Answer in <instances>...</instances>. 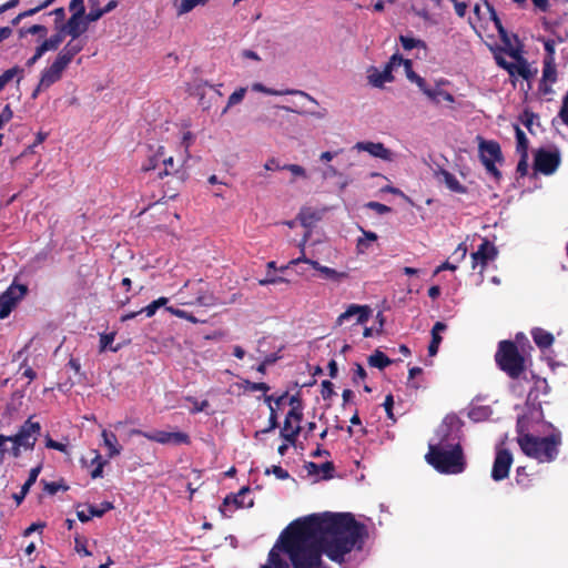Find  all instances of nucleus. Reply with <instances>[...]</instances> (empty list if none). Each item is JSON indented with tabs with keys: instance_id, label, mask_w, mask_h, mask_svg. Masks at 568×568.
<instances>
[{
	"instance_id": "nucleus-23",
	"label": "nucleus",
	"mask_w": 568,
	"mask_h": 568,
	"mask_svg": "<svg viewBox=\"0 0 568 568\" xmlns=\"http://www.w3.org/2000/svg\"><path fill=\"white\" fill-rule=\"evenodd\" d=\"M505 53L513 59V71H530L529 63L523 58L521 49L518 45L507 50Z\"/></svg>"
},
{
	"instance_id": "nucleus-61",
	"label": "nucleus",
	"mask_w": 568,
	"mask_h": 568,
	"mask_svg": "<svg viewBox=\"0 0 568 568\" xmlns=\"http://www.w3.org/2000/svg\"><path fill=\"white\" fill-rule=\"evenodd\" d=\"M49 14H53L54 16V23H55V27L57 26H60V24H64L63 21L65 19V10L64 8L60 7V8H55L53 11H51Z\"/></svg>"
},
{
	"instance_id": "nucleus-13",
	"label": "nucleus",
	"mask_w": 568,
	"mask_h": 568,
	"mask_svg": "<svg viewBox=\"0 0 568 568\" xmlns=\"http://www.w3.org/2000/svg\"><path fill=\"white\" fill-rule=\"evenodd\" d=\"M372 310L368 305H357L351 304L336 320V325L341 326L345 321L356 316V324H365Z\"/></svg>"
},
{
	"instance_id": "nucleus-47",
	"label": "nucleus",
	"mask_w": 568,
	"mask_h": 568,
	"mask_svg": "<svg viewBox=\"0 0 568 568\" xmlns=\"http://www.w3.org/2000/svg\"><path fill=\"white\" fill-rule=\"evenodd\" d=\"M69 10L72 14L85 16L84 0H71Z\"/></svg>"
},
{
	"instance_id": "nucleus-43",
	"label": "nucleus",
	"mask_w": 568,
	"mask_h": 568,
	"mask_svg": "<svg viewBox=\"0 0 568 568\" xmlns=\"http://www.w3.org/2000/svg\"><path fill=\"white\" fill-rule=\"evenodd\" d=\"M206 0H182L179 7V13H187L199 4H205Z\"/></svg>"
},
{
	"instance_id": "nucleus-2",
	"label": "nucleus",
	"mask_w": 568,
	"mask_h": 568,
	"mask_svg": "<svg viewBox=\"0 0 568 568\" xmlns=\"http://www.w3.org/2000/svg\"><path fill=\"white\" fill-rule=\"evenodd\" d=\"M517 434V444L527 457L536 459L538 463H552L557 459L562 444L559 430H555L548 436L539 437L525 433L518 423Z\"/></svg>"
},
{
	"instance_id": "nucleus-25",
	"label": "nucleus",
	"mask_w": 568,
	"mask_h": 568,
	"mask_svg": "<svg viewBox=\"0 0 568 568\" xmlns=\"http://www.w3.org/2000/svg\"><path fill=\"white\" fill-rule=\"evenodd\" d=\"M301 433V425H293L292 420L284 419V425L281 429V437L284 438L288 444L294 445L297 436Z\"/></svg>"
},
{
	"instance_id": "nucleus-11",
	"label": "nucleus",
	"mask_w": 568,
	"mask_h": 568,
	"mask_svg": "<svg viewBox=\"0 0 568 568\" xmlns=\"http://www.w3.org/2000/svg\"><path fill=\"white\" fill-rule=\"evenodd\" d=\"M497 254L498 251L496 246L487 239H484L477 251L471 253L473 268H476L477 265H480V272H483L487 264L497 257Z\"/></svg>"
},
{
	"instance_id": "nucleus-27",
	"label": "nucleus",
	"mask_w": 568,
	"mask_h": 568,
	"mask_svg": "<svg viewBox=\"0 0 568 568\" xmlns=\"http://www.w3.org/2000/svg\"><path fill=\"white\" fill-rule=\"evenodd\" d=\"M440 174L444 179L446 186L450 191L459 194H465L467 192V187L464 186L453 173L448 172L447 170H442Z\"/></svg>"
},
{
	"instance_id": "nucleus-51",
	"label": "nucleus",
	"mask_w": 568,
	"mask_h": 568,
	"mask_svg": "<svg viewBox=\"0 0 568 568\" xmlns=\"http://www.w3.org/2000/svg\"><path fill=\"white\" fill-rule=\"evenodd\" d=\"M69 487L62 483H58V481H51V483H45L44 485V490L47 493H49L50 495H54L57 494L59 490H68Z\"/></svg>"
},
{
	"instance_id": "nucleus-24",
	"label": "nucleus",
	"mask_w": 568,
	"mask_h": 568,
	"mask_svg": "<svg viewBox=\"0 0 568 568\" xmlns=\"http://www.w3.org/2000/svg\"><path fill=\"white\" fill-rule=\"evenodd\" d=\"M102 438L104 445L108 447V457L113 458L121 454L122 447L118 443L116 435L109 430H102Z\"/></svg>"
},
{
	"instance_id": "nucleus-55",
	"label": "nucleus",
	"mask_w": 568,
	"mask_h": 568,
	"mask_svg": "<svg viewBox=\"0 0 568 568\" xmlns=\"http://www.w3.org/2000/svg\"><path fill=\"white\" fill-rule=\"evenodd\" d=\"M283 170L290 171L295 176H301V178L306 176L305 169L298 164H285V165H283Z\"/></svg>"
},
{
	"instance_id": "nucleus-17",
	"label": "nucleus",
	"mask_w": 568,
	"mask_h": 568,
	"mask_svg": "<svg viewBox=\"0 0 568 568\" xmlns=\"http://www.w3.org/2000/svg\"><path fill=\"white\" fill-rule=\"evenodd\" d=\"M354 149H356L358 151L368 152L372 156L378 158V159H382L385 161L392 160V151L389 149H387L381 142H371V141L357 142L354 145Z\"/></svg>"
},
{
	"instance_id": "nucleus-58",
	"label": "nucleus",
	"mask_w": 568,
	"mask_h": 568,
	"mask_svg": "<svg viewBox=\"0 0 568 568\" xmlns=\"http://www.w3.org/2000/svg\"><path fill=\"white\" fill-rule=\"evenodd\" d=\"M285 418L288 420L295 422V424L300 425V423L303 418V413L301 409L293 407L292 409L288 410Z\"/></svg>"
},
{
	"instance_id": "nucleus-39",
	"label": "nucleus",
	"mask_w": 568,
	"mask_h": 568,
	"mask_svg": "<svg viewBox=\"0 0 568 568\" xmlns=\"http://www.w3.org/2000/svg\"><path fill=\"white\" fill-rule=\"evenodd\" d=\"M246 93V89L245 88H240L237 90H235L230 97H229V100H227V104L226 106L223 109L222 111V115L225 114L227 112V110L235 105V104H239L240 102H242V100L244 99V95Z\"/></svg>"
},
{
	"instance_id": "nucleus-26",
	"label": "nucleus",
	"mask_w": 568,
	"mask_h": 568,
	"mask_svg": "<svg viewBox=\"0 0 568 568\" xmlns=\"http://www.w3.org/2000/svg\"><path fill=\"white\" fill-rule=\"evenodd\" d=\"M61 79V73H42V77L33 90L31 97L36 99L40 92L47 90L53 83L58 82Z\"/></svg>"
},
{
	"instance_id": "nucleus-49",
	"label": "nucleus",
	"mask_w": 568,
	"mask_h": 568,
	"mask_svg": "<svg viewBox=\"0 0 568 568\" xmlns=\"http://www.w3.org/2000/svg\"><path fill=\"white\" fill-rule=\"evenodd\" d=\"M81 43L77 41V39L72 38L62 50H64L71 58H73L78 52L81 51Z\"/></svg>"
},
{
	"instance_id": "nucleus-41",
	"label": "nucleus",
	"mask_w": 568,
	"mask_h": 568,
	"mask_svg": "<svg viewBox=\"0 0 568 568\" xmlns=\"http://www.w3.org/2000/svg\"><path fill=\"white\" fill-rule=\"evenodd\" d=\"M89 2L91 4V10L89 13L85 12V18H87V21H89L91 23V22H95L99 19H101L103 17V12H102L101 8L97 7L98 6L97 0H89Z\"/></svg>"
},
{
	"instance_id": "nucleus-35",
	"label": "nucleus",
	"mask_w": 568,
	"mask_h": 568,
	"mask_svg": "<svg viewBox=\"0 0 568 568\" xmlns=\"http://www.w3.org/2000/svg\"><path fill=\"white\" fill-rule=\"evenodd\" d=\"M399 41H400L403 48L407 51H409L412 49H417V50H423L424 53H426V50H427L426 44L424 41H422L419 39L410 38L407 36H400Z\"/></svg>"
},
{
	"instance_id": "nucleus-59",
	"label": "nucleus",
	"mask_w": 568,
	"mask_h": 568,
	"mask_svg": "<svg viewBox=\"0 0 568 568\" xmlns=\"http://www.w3.org/2000/svg\"><path fill=\"white\" fill-rule=\"evenodd\" d=\"M385 412L387 414V417L395 420L394 414H393V407H394V397L392 394H388L385 398V402L383 404Z\"/></svg>"
},
{
	"instance_id": "nucleus-15",
	"label": "nucleus",
	"mask_w": 568,
	"mask_h": 568,
	"mask_svg": "<svg viewBox=\"0 0 568 568\" xmlns=\"http://www.w3.org/2000/svg\"><path fill=\"white\" fill-rule=\"evenodd\" d=\"M161 164L163 166V170L159 171V179L172 175L176 178L181 183L184 182V180L186 179L187 174L186 171L183 169V164L175 161L173 156H166L164 154Z\"/></svg>"
},
{
	"instance_id": "nucleus-22",
	"label": "nucleus",
	"mask_w": 568,
	"mask_h": 568,
	"mask_svg": "<svg viewBox=\"0 0 568 568\" xmlns=\"http://www.w3.org/2000/svg\"><path fill=\"white\" fill-rule=\"evenodd\" d=\"M253 90L255 91H261V92H264L266 94H270V95H284V94H295V95H300L304 99H308V100H312V98L301 91V90H293V89H278V90H275V89H270V88H266L265 85L261 84V83H255L253 84Z\"/></svg>"
},
{
	"instance_id": "nucleus-30",
	"label": "nucleus",
	"mask_w": 568,
	"mask_h": 568,
	"mask_svg": "<svg viewBox=\"0 0 568 568\" xmlns=\"http://www.w3.org/2000/svg\"><path fill=\"white\" fill-rule=\"evenodd\" d=\"M368 364L372 367L384 369L392 364V361L379 349H376L369 357Z\"/></svg>"
},
{
	"instance_id": "nucleus-14",
	"label": "nucleus",
	"mask_w": 568,
	"mask_h": 568,
	"mask_svg": "<svg viewBox=\"0 0 568 568\" xmlns=\"http://www.w3.org/2000/svg\"><path fill=\"white\" fill-rule=\"evenodd\" d=\"M300 262L310 264L314 270L318 271L324 278L329 280L335 283H339L343 280L348 277V274L346 272H338L328 266L321 265L317 261L310 260L305 256L293 260L291 263L297 264Z\"/></svg>"
},
{
	"instance_id": "nucleus-31",
	"label": "nucleus",
	"mask_w": 568,
	"mask_h": 568,
	"mask_svg": "<svg viewBox=\"0 0 568 568\" xmlns=\"http://www.w3.org/2000/svg\"><path fill=\"white\" fill-rule=\"evenodd\" d=\"M72 59L73 58H71L69 53H67L64 50H61L51 67L45 71H63Z\"/></svg>"
},
{
	"instance_id": "nucleus-7",
	"label": "nucleus",
	"mask_w": 568,
	"mask_h": 568,
	"mask_svg": "<svg viewBox=\"0 0 568 568\" xmlns=\"http://www.w3.org/2000/svg\"><path fill=\"white\" fill-rule=\"evenodd\" d=\"M561 162L560 152L557 149L547 150L540 148L534 154V170L544 175L554 174Z\"/></svg>"
},
{
	"instance_id": "nucleus-36",
	"label": "nucleus",
	"mask_w": 568,
	"mask_h": 568,
	"mask_svg": "<svg viewBox=\"0 0 568 568\" xmlns=\"http://www.w3.org/2000/svg\"><path fill=\"white\" fill-rule=\"evenodd\" d=\"M248 491V487H242L236 495L226 496L223 500V507H227L231 504L234 506L235 509L243 507L244 503L240 498L247 494Z\"/></svg>"
},
{
	"instance_id": "nucleus-10",
	"label": "nucleus",
	"mask_w": 568,
	"mask_h": 568,
	"mask_svg": "<svg viewBox=\"0 0 568 568\" xmlns=\"http://www.w3.org/2000/svg\"><path fill=\"white\" fill-rule=\"evenodd\" d=\"M514 458L509 449L504 447L496 448V455L491 468V478L495 481H501L509 475Z\"/></svg>"
},
{
	"instance_id": "nucleus-16",
	"label": "nucleus",
	"mask_w": 568,
	"mask_h": 568,
	"mask_svg": "<svg viewBox=\"0 0 568 568\" xmlns=\"http://www.w3.org/2000/svg\"><path fill=\"white\" fill-rule=\"evenodd\" d=\"M485 4L489 11L490 19L494 22V24L499 33L500 40L504 44V51L506 52L507 50H510L511 48L515 47L513 43V39L518 43V38H517V36L509 34L507 32V30L504 28V26L501 23V20L498 18L497 12L494 9V7L488 1H485Z\"/></svg>"
},
{
	"instance_id": "nucleus-50",
	"label": "nucleus",
	"mask_w": 568,
	"mask_h": 568,
	"mask_svg": "<svg viewBox=\"0 0 568 568\" xmlns=\"http://www.w3.org/2000/svg\"><path fill=\"white\" fill-rule=\"evenodd\" d=\"M520 159L517 163L516 172L519 176H526L528 173V154H519Z\"/></svg>"
},
{
	"instance_id": "nucleus-44",
	"label": "nucleus",
	"mask_w": 568,
	"mask_h": 568,
	"mask_svg": "<svg viewBox=\"0 0 568 568\" xmlns=\"http://www.w3.org/2000/svg\"><path fill=\"white\" fill-rule=\"evenodd\" d=\"M277 426H278V422H277L276 410L274 409L273 406H270L268 426L261 432H256L255 436H257L258 433H263V434L270 433V432L274 430Z\"/></svg>"
},
{
	"instance_id": "nucleus-53",
	"label": "nucleus",
	"mask_w": 568,
	"mask_h": 568,
	"mask_svg": "<svg viewBox=\"0 0 568 568\" xmlns=\"http://www.w3.org/2000/svg\"><path fill=\"white\" fill-rule=\"evenodd\" d=\"M366 206L381 215L389 213L392 211V207L375 201L368 202Z\"/></svg>"
},
{
	"instance_id": "nucleus-21",
	"label": "nucleus",
	"mask_w": 568,
	"mask_h": 568,
	"mask_svg": "<svg viewBox=\"0 0 568 568\" xmlns=\"http://www.w3.org/2000/svg\"><path fill=\"white\" fill-rule=\"evenodd\" d=\"M164 155V146H159L155 151L151 152L141 165V171L150 172L156 170Z\"/></svg>"
},
{
	"instance_id": "nucleus-40",
	"label": "nucleus",
	"mask_w": 568,
	"mask_h": 568,
	"mask_svg": "<svg viewBox=\"0 0 568 568\" xmlns=\"http://www.w3.org/2000/svg\"><path fill=\"white\" fill-rule=\"evenodd\" d=\"M115 338V333H103L100 335V352H104L108 347L112 352H118L119 347H112L111 344L113 343Z\"/></svg>"
},
{
	"instance_id": "nucleus-45",
	"label": "nucleus",
	"mask_w": 568,
	"mask_h": 568,
	"mask_svg": "<svg viewBox=\"0 0 568 568\" xmlns=\"http://www.w3.org/2000/svg\"><path fill=\"white\" fill-rule=\"evenodd\" d=\"M321 395L323 397V399H329L332 398L334 395H336L335 390H334V384L328 381V379H325L322 382L321 384Z\"/></svg>"
},
{
	"instance_id": "nucleus-42",
	"label": "nucleus",
	"mask_w": 568,
	"mask_h": 568,
	"mask_svg": "<svg viewBox=\"0 0 568 568\" xmlns=\"http://www.w3.org/2000/svg\"><path fill=\"white\" fill-rule=\"evenodd\" d=\"M13 310V303L7 296H0V320L10 315Z\"/></svg>"
},
{
	"instance_id": "nucleus-64",
	"label": "nucleus",
	"mask_w": 568,
	"mask_h": 568,
	"mask_svg": "<svg viewBox=\"0 0 568 568\" xmlns=\"http://www.w3.org/2000/svg\"><path fill=\"white\" fill-rule=\"evenodd\" d=\"M559 116L562 120V122L568 126V95H566L562 101Z\"/></svg>"
},
{
	"instance_id": "nucleus-38",
	"label": "nucleus",
	"mask_w": 568,
	"mask_h": 568,
	"mask_svg": "<svg viewBox=\"0 0 568 568\" xmlns=\"http://www.w3.org/2000/svg\"><path fill=\"white\" fill-rule=\"evenodd\" d=\"M241 386L243 387L244 390H247V392H263L264 394H266L268 390H270V386L266 384V383H263V382H251L248 379H243Z\"/></svg>"
},
{
	"instance_id": "nucleus-57",
	"label": "nucleus",
	"mask_w": 568,
	"mask_h": 568,
	"mask_svg": "<svg viewBox=\"0 0 568 568\" xmlns=\"http://www.w3.org/2000/svg\"><path fill=\"white\" fill-rule=\"evenodd\" d=\"M406 75L412 82H415L424 93L425 89H432L430 87L426 85L425 79L419 77L418 73H406Z\"/></svg>"
},
{
	"instance_id": "nucleus-18",
	"label": "nucleus",
	"mask_w": 568,
	"mask_h": 568,
	"mask_svg": "<svg viewBox=\"0 0 568 568\" xmlns=\"http://www.w3.org/2000/svg\"><path fill=\"white\" fill-rule=\"evenodd\" d=\"M65 34L60 30H57V33L51 36L49 39L44 40L36 50V53L32 58H30L27 62V67L30 68L44 52L49 50H55L62 43Z\"/></svg>"
},
{
	"instance_id": "nucleus-8",
	"label": "nucleus",
	"mask_w": 568,
	"mask_h": 568,
	"mask_svg": "<svg viewBox=\"0 0 568 568\" xmlns=\"http://www.w3.org/2000/svg\"><path fill=\"white\" fill-rule=\"evenodd\" d=\"M190 95L197 98L199 105L205 111L212 105V102L222 97V93L214 87L203 81H194L187 85Z\"/></svg>"
},
{
	"instance_id": "nucleus-4",
	"label": "nucleus",
	"mask_w": 568,
	"mask_h": 568,
	"mask_svg": "<svg viewBox=\"0 0 568 568\" xmlns=\"http://www.w3.org/2000/svg\"><path fill=\"white\" fill-rule=\"evenodd\" d=\"M495 362L510 378L518 379L526 371L525 358L515 342L504 339L498 343Z\"/></svg>"
},
{
	"instance_id": "nucleus-54",
	"label": "nucleus",
	"mask_w": 568,
	"mask_h": 568,
	"mask_svg": "<svg viewBox=\"0 0 568 568\" xmlns=\"http://www.w3.org/2000/svg\"><path fill=\"white\" fill-rule=\"evenodd\" d=\"M404 61V58L399 53H395L392 55L389 61L385 64L382 71H393L394 68L399 67Z\"/></svg>"
},
{
	"instance_id": "nucleus-56",
	"label": "nucleus",
	"mask_w": 568,
	"mask_h": 568,
	"mask_svg": "<svg viewBox=\"0 0 568 568\" xmlns=\"http://www.w3.org/2000/svg\"><path fill=\"white\" fill-rule=\"evenodd\" d=\"M40 471H41V466H37L30 470L29 477H28L27 481L23 484L26 490H29L30 487L36 483Z\"/></svg>"
},
{
	"instance_id": "nucleus-48",
	"label": "nucleus",
	"mask_w": 568,
	"mask_h": 568,
	"mask_svg": "<svg viewBox=\"0 0 568 568\" xmlns=\"http://www.w3.org/2000/svg\"><path fill=\"white\" fill-rule=\"evenodd\" d=\"M505 55H507V53H505L503 48L500 52L495 54L496 63L506 71H513V64L506 60Z\"/></svg>"
},
{
	"instance_id": "nucleus-9",
	"label": "nucleus",
	"mask_w": 568,
	"mask_h": 568,
	"mask_svg": "<svg viewBox=\"0 0 568 568\" xmlns=\"http://www.w3.org/2000/svg\"><path fill=\"white\" fill-rule=\"evenodd\" d=\"M41 426L38 422H33L29 417L20 427L16 435H12V444L22 446L24 449H33L38 436L40 435Z\"/></svg>"
},
{
	"instance_id": "nucleus-33",
	"label": "nucleus",
	"mask_w": 568,
	"mask_h": 568,
	"mask_svg": "<svg viewBox=\"0 0 568 568\" xmlns=\"http://www.w3.org/2000/svg\"><path fill=\"white\" fill-rule=\"evenodd\" d=\"M516 133V151L518 154H528L529 141L525 134V132L518 126L515 125Z\"/></svg>"
},
{
	"instance_id": "nucleus-37",
	"label": "nucleus",
	"mask_w": 568,
	"mask_h": 568,
	"mask_svg": "<svg viewBox=\"0 0 568 568\" xmlns=\"http://www.w3.org/2000/svg\"><path fill=\"white\" fill-rule=\"evenodd\" d=\"M516 484L523 488H529L531 486V478L529 474L527 473V469L525 466H519L516 469V477H515Z\"/></svg>"
},
{
	"instance_id": "nucleus-52",
	"label": "nucleus",
	"mask_w": 568,
	"mask_h": 568,
	"mask_svg": "<svg viewBox=\"0 0 568 568\" xmlns=\"http://www.w3.org/2000/svg\"><path fill=\"white\" fill-rule=\"evenodd\" d=\"M536 118L537 115L534 112L526 109L520 115V121L531 132V125Z\"/></svg>"
},
{
	"instance_id": "nucleus-3",
	"label": "nucleus",
	"mask_w": 568,
	"mask_h": 568,
	"mask_svg": "<svg viewBox=\"0 0 568 568\" xmlns=\"http://www.w3.org/2000/svg\"><path fill=\"white\" fill-rule=\"evenodd\" d=\"M427 463L442 474H460L465 470L466 462L459 443L450 450L444 449L440 444H429L425 456Z\"/></svg>"
},
{
	"instance_id": "nucleus-32",
	"label": "nucleus",
	"mask_w": 568,
	"mask_h": 568,
	"mask_svg": "<svg viewBox=\"0 0 568 568\" xmlns=\"http://www.w3.org/2000/svg\"><path fill=\"white\" fill-rule=\"evenodd\" d=\"M394 80V73H371L368 77V83L375 88H383L385 83Z\"/></svg>"
},
{
	"instance_id": "nucleus-5",
	"label": "nucleus",
	"mask_w": 568,
	"mask_h": 568,
	"mask_svg": "<svg viewBox=\"0 0 568 568\" xmlns=\"http://www.w3.org/2000/svg\"><path fill=\"white\" fill-rule=\"evenodd\" d=\"M478 141L479 159L483 165L496 181H499L501 172L497 169L496 163L504 161L499 143L494 140H485L481 136H478Z\"/></svg>"
},
{
	"instance_id": "nucleus-20",
	"label": "nucleus",
	"mask_w": 568,
	"mask_h": 568,
	"mask_svg": "<svg viewBox=\"0 0 568 568\" xmlns=\"http://www.w3.org/2000/svg\"><path fill=\"white\" fill-rule=\"evenodd\" d=\"M447 328V325L443 322H436L432 328V341L428 345L429 356H435L438 352L439 345L443 341L440 333Z\"/></svg>"
},
{
	"instance_id": "nucleus-62",
	"label": "nucleus",
	"mask_w": 568,
	"mask_h": 568,
	"mask_svg": "<svg viewBox=\"0 0 568 568\" xmlns=\"http://www.w3.org/2000/svg\"><path fill=\"white\" fill-rule=\"evenodd\" d=\"M45 446L48 448L55 449V450H59V452H62V453L67 452V445L65 444L59 443L57 440H53L50 437L47 438Z\"/></svg>"
},
{
	"instance_id": "nucleus-29",
	"label": "nucleus",
	"mask_w": 568,
	"mask_h": 568,
	"mask_svg": "<svg viewBox=\"0 0 568 568\" xmlns=\"http://www.w3.org/2000/svg\"><path fill=\"white\" fill-rule=\"evenodd\" d=\"M28 292V287L23 284H12L11 286H9V288L3 293L1 294L0 296H7L8 298L11 300V302L13 303V308L16 307L18 301H20Z\"/></svg>"
},
{
	"instance_id": "nucleus-6",
	"label": "nucleus",
	"mask_w": 568,
	"mask_h": 568,
	"mask_svg": "<svg viewBox=\"0 0 568 568\" xmlns=\"http://www.w3.org/2000/svg\"><path fill=\"white\" fill-rule=\"evenodd\" d=\"M130 436H142L151 442H155L162 445L180 446L191 444L190 436L183 432H144L142 429L133 428L130 430Z\"/></svg>"
},
{
	"instance_id": "nucleus-34",
	"label": "nucleus",
	"mask_w": 568,
	"mask_h": 568,
	"mask_svg": "<svg viewBox=\"0 0 568 568\" xmlns=\"http://www.w3.org/2000/svg\"><path fill=\"white\" fill-rule=\"evenodd\" d=\"M108 460L102 459V456L99 452L94 450V457L91 460V466H94L90 471L91 478L97 479L102 477L103 467L106 465Z\"/></svg>"
},
{
	"instance_id": "nucleus-60",
	"label": "nucleus",
	"mask_w": 568,
	"mask_h": 568,
	"mask_svg": "<svg viewBox=\"0 0 568 568\" xmlns=\"http://www.w3.org/2000/svg\"><path fill=\"white\" fill-rule=\"evenodd\" d=\"M192 403H193V407L191 408L192 414L205 412L207 409V407L210 406V403L206 399L201 400V402H199L196 399H192Z\"/></svg>"
},
{
	"instance_id": "nucleus-12",
	"label": "nucleus",
	"mask_w": 568,
	"mask_h": 568,
	"mask_svg": "<svg viewBox=\"0 0 568 568\" xmlns=\"http://www.w3.org/2000/svg\"><path fill=\"white\" fill-rule=\"evenodd\" d=\"M89 23L85 16L71 14L64 24L57 26V30L73 39H78L88 30Z\"/></svg>"
},
{
	"instance_id": "nucleus-63",
	"label": "nucleus",
	"mask_w": 568,
	"mask_h": 568,
	"mask_svg": "<svg viewBox=\"0 0 568 568\" xmlns=\"http://www.w3.org/2000/svg\"><path fill=\"white\" fill-rule=\"evenodd\" d=\"M166 310L172 313L173 315L180 317V318H186L193 323L196 322V320L192 316V315H189L185 311L183 310H180V308H174V307H166Z\"/></svg>"
},
{
	"instance_id": "nucleus-46",
	"label": "nucleus",
	"mask_w": 568,
	"mask_h": 568,
	"mask_svg": "<svg viewBox=\"0 0 568 568\" xmlns=\"http://www.w3.org/2000/svg\"><path fill=\"white\" fill-rule=\"evenodd\" d=\"M74 549L78 554H81L85 557L91 556V551L87 548V539L80 536L74 539Z\"/></svg>"
},
{
	"instance_id": "nucleus-28",
	"label": "nucleus",
	"mask_w": 568,
	"mask_h": 568,
	"mask_svg": "<svg viewBox=\"0 0 568 568\" xmlns=\"http://www.w3.org/2000/svg\"><path fill=\"white\" fill-rule=\"evenodd\" d=\"M425 94L435 104H439L442 101L448 103H453L455 101L454 97L449 92L443 91L438 88L425 89Z\"/></svg>"
},
{
	"instance_id": "nucleus-1",
	"label": "nucleus",
	"mask_w": 568,
	"mask_h": 568,
	"mask_svg": "<svg viewBox=\"0 0 568 568\" xmlns=\"http://www.w3.org/2000/svg\"><path fill=\"white\" fill-rule=\"evenodd\" d=\"M367 536V527L351 513L308 515L293 520L281 532L264 566L290 568L276 549L288 556L293 568H328L323 555L342 565L346 555L363 549Z\"/></svg>"
},
{
	"instance_id": "nucleus-19",
	"label": "nucleus",
	"mask_w": 568,
	"mask_h": 568,
	"mask_svg": "<svg viewBox=\"0 0 568 568\" xmlns=\"http://www.w3.org/2000/svg\"><path fill=\"white\" fill-rule=\"evenodd\" d=\"M531 336H532L535 344L540 349H546V348L550 347L555 342L554 335L550 332H548L544 328H540V327H535L531 331Z\"/></svg>"
}]
</instances>
